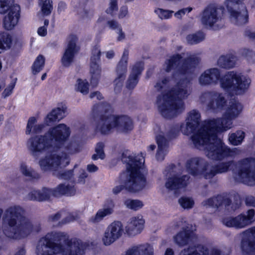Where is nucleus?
Instances as JSON below:
<instances>
[{"label":"nucleus","instance_id":"nucleus-19","mask_svg":"<svg viewBox=\"0 0 255 255\" xmlns=\"http://www.w3.org/2000/svg\"><path fill=\"white\" fill-rule=\"evenodd\" d=\"M201 204L203 206L206 207L219 208L224 206L227 210L231 212L238 209L240 206L241 202L238 200L232 202L229 198L222 195H218L203 201Z\"/></svg>","mask_w":255,"mask_h":255},{"label":"nucleus","instance_id":"nucleus-7","mask_svg":"<svg viewBox=\"0 0 255 255\" xmlns=\"http://www.w3.org/2000/svg\"><path fill=\"white\" fill-rule=\"evenodd\" d=\"M213 120L205 121L201 124L200 113L197 110H193L189 113L186 124L180 126V130L184 134L193 133L191 138L195 147L204 150L206 156L211 159L212 158L207 155V152L210 150V145L215 144L211 133L214 126H204L203 125Z\"/></svg>","mask_w":255,"mask_h":255},{"label":"nucleus","instance_id":"nucleus-56","mask_svg":"<svg viewBox=\"0 0 255 255\" xmlns=\"http://www.w3.org/2000/svg\"><path fill=\"white\" fill-rule=\"evenodd\" d=\"M77 218L78 216L76 214H74L73 213H70L64 219L60 221V223H59V224L64 225L66 224L75 221Z\"/></svg>","mask_w":255,"mask_h":255},{"label":"nucleus","instance_id":"nucleus-3","mask_svg":"<svg viewBox=\"0 0 255 255\" xmlns=\"http://www.w3.org/2000/svg\"><path fill=\"white\" fill-rule=\"evenodd\" d=\"M243 106L240 102L232 100L227 105L223 118L213 119L210 122L203 125L204 126H214L211 133L215 144L210 145V150L207 152V155L213 160H222L228 158L234 159L241 153V150L239 148H230L226 146L218 138L217 133L230 128L232 125V120L240 115Z\"/></svg>","mask_w":255,"mask_h":255},{"label":"nucleus","instance_id":"nucleus-33","mask_svg":"<svg viewBox=\"0 0 255 255\" xmlns=\"http://www.w3.org/2000/svg\"><path fill=\"white\" fill-rule=\"evenodd\" d=\"M237 61L236 56L232 53H227L221 55L217 61L218 65L224 69H231L235 66Z\"/></svg>","mask_w":255,"mask_h":255},{"label":"nucleus","instance_id":"nucleus-12","mask_svg":"<svg viewBox=\"0 0 255 255\" xmlns=\"http://www.w3.org/2000/svg\"><path fill=\"white\" fill-rule=\"evenodd\" d=\"M244 0H226L225 4L230 14L231 22L242 25L248 21V14Z\"/></svg>","mask_w":255,"mask_h":255},{"label":"nucleus","instance_id":"nucleus-5","mask_svg":"<svg viewBox=\"0 0 255 255\" xmlns=\"http://www.w3.org/2000/svg\"><path fill=\"white\" fill-rule=\"evenodd\" d=\"M2 232L7 238L20 240L27 237L32 233H38L41 230L39 222H32L25 216V210L17 205L10 206L3 213Z\"/></svg>","mask_w":255,"mask_h":255},{"label":"nucleus","instance_id":"nucleus-23","mask_svg":"<svg viewBox=\"0 0 255 255\" xmlns=\"http://www.w3.org/2000/svg\"><path fill=\"white\" fill-rule=\"evenodd\" d=\"M220 71L217 68H210L203 72L198 78L199 84L202 86L216 85L220 79Z\"/></svg>","mask_w":255,"mask_h":255},{"label":"nucleus","instance_id":"nucleus-16","mask_svg":"<svg viewBox=\"0 0 255 255\" xmlns=\"http://www.w3.org/2000/svg\"><path fill=\"white\" fill-rule=\"evenodd\" d=\"M177 128H171L169 131L164 133L160 131L156 136L158 150L156 154L157 160L162 161L167 152L168 141L169 139L175 137L178 134Z\"/></svg>","mask_w":255,"mask_h":255},{"label":"nucleus","instance_id":"nucleus-34","mask_svg":"<svg viewBox=\"0 0 255 255\" xmlns=\"http://www.w3.org/2000/svg\"><path fill=\"white\" fill-rule=\"evenodd\" d=\"M128 52L125 50L122 57L118 62L115 70L116 76L126 78L127 73Z\"/></svg>","mask_w":255,"mask_h":255},{"label":"nucleus","instance_id":"nucleus-9","mask_svg":"<svg viewBox=\"0 0 255 255\" xmlns=\"http://www.w3.org/2000/svg\"><path fill=\"white\" fill-rule=\"evenodd\" d=\"M250 83L249 78L234 71L228 72L220 79L221 88L231 95L244 94Z\"/></svg>","mask_w":255,"mask_h":255},{"label":"nucleus","instance_id":"nucleus-8","mask_svg":"<svg viewBox=\"0 0 255 255\" xmlns=\"http://www.w3.org/2000/svg\"><path fill=\"white\" fill-rule=\"evenodd\" d=\"M232 170L233 177L238 182L250 186L255 185V158H246L238 162L230 160L212 166L205 174V179H211L217 174Z\"/></svg>","mask_w":255,"mask_h":255},{"label":"nucleus","instance_id":"nucleus-31","mask_svg":"<svg viewBox=\"0 0 255 255\" xmlns=\"http://www.w3.org/2000/svg\"><path fill=\"white\" fill-rule=\"evenodd\" d=\"M67 107L65 105H62L53 109L45 119V123L47 125H50L51 123L59 121L66 116Z\"/></svg>","mask_w":255,"mask_h":255},{"label":"nucleus","instance_id":"nucleus-48","mask_svg":"<svg viewBox=\"0 0 255 255\" xmlns=\"http://www.w3.org/2000/svg\"><path fill=\"white\" fill-rule=\"evenodd\" d=\"M104 144L103 142H99L97 144L95 147L96 153L94 154L92 158L93 160H97L98 159H103L105 157V154L104 151Z\"/></svg>","mask_w":255,"mask_h":255},{"label":"nucleus","instance_id":"nucleus-6","mask_svg":"<svg viewBox=\"0 0 255 255\" xmlns=\"http://www.w3.org/2000/svg\"><path fill=\"white\" fill-rule=\"evenodd\" d=\"M122 160L127 164V170L121 175L123 185H118L113 188V193L117 195L125 188L127 190L135 192L143 189L146 184L143 174L144 159L142 155L136 156L123 154Z\"/></svg>","mask_w":255,"mask_h":255},{"label":"nucleus","instance_id":"nucleus-38","mask_svg":"<svg viewBox=\"0 0 255 255\" xmlns=\"http://www.w3.org/2000/svg\"><path fill=\"white\" fill-rule=\"evenodd\" d=\"M110 109V105L107 103H101L95 105L92 109V113L94 118L100 116H107L103 114H106Z\"/></svg>","mask_w":255,"mask_h":255},{"label":"nucleus","instance_id":"nucleus-37","mask_svg":"<svg viewBox=\"0 0 255 255\" xmlns=\"http://www.w3.org/2000/svg\"><path fill=\"white\" fill-rule=\"evenodd\" d=\"M114 205L112 203L109 207H105L100 209L94 216H92L89 219V222L93 224H97L101 222L105 217L112 214L113 212Z\"/></svg>","mask_w":255,"mask_h":255},{"label":"nucleus","instance_id":"nucleus-47","mask_svg":"<svg viewBox=\"0 0 255 255\" xmlns=\"http://www.w3.org/2000/svg\"><path fill=\"white\" fill-rule=\"evenodd\" d=\"M89 83L86 80L79 79L77 81L75 89L83 94L86 95L89 93Z\"/></svg>","mask_w":255,"mask_h":255},{"label":"nucleus","instance_id":"nucleus-14","mask_svg":"<svg viewBox=\"0 0 255 255\" xmlns=\"http://www.w3.org/2000/svg\"><path fill=\"white\" fill-rule=\"evenodd\" d=\"M199 102L208 110L218 112L223 110L227 101L222 93L215 91H206L199 96Z\"/></svg>","mask_w":255,"mask_h":255},{"label":"nucleus","instance_id":"nucleus-40","mask_svg":"<svg viewBox=\"0 0 255 255\" xmlns=\"http://www.w3.org/2000/svg\"><path fill=\"white\" fill-rule=\"evenodd\" d=\"M244 138L245 132L241 130H238L229 134V140L232 145H238L241 144Z\"/></svg>","mask_w":255,"mask_h":255},{"label":"nucleus","instance_id":"nucleus-25","mask_svg":"<svg viewBox=\"0 0 255 255\" xmlns=\"http://www.w3.org/2000/svg\"><path fill=\"white\" fill-rule=\"evenodd\" d=\"M52 197H54L53 189L46 187H43L41 190H32L27 196L28 200L39 202L48 201Z\"/></svg>","mask_w":255,"mask_h":255},{"label":"nucleus","instance_id":"nucleus-61","mask_svg":"<svg viewBox=\"0 0 255 255\" xmlns=\"http://www.w3.org/2000/svg\"><path fill=\"white\" fill-rule=\"evenodd\" d=\"M36 120L34 117H31L29 119L26 127V134H29L31 131L33 125L36 123Z\"/></svg>","mask_w":255,"mask_h":255},{"label":"nucleus","instance_id":"nucleus-39","mask_svg":"<svg viewBox=\"0 0 255 255\" xmlns=\"http://www.w3.org/2000/svg\"><path fill=\"white\" fill-rule=\"evenodd\" d=\"M205 38V34L204 32L198 31L196 33L187 35L186 40L188 44L195 45L203 41Z\"/></svg>","mask_w":255,"mask_h":255},{"label":"nucleus","instance_id":"nucleus-18","mask_svg":"<svg viewBox=\"0 0 255 255\" xmlns=\"http://www.w3.org/2000/svg\"><path fill=\"white\" fill-rule=\"evenodd\" d=\"M101 53V50L99 46L96 45L93 47L90 64V72L91 75V84L93 87L97 86L101 76L102 69L99 64Z\"/></svg>","mask_w":255,"mask_h":255},{"label":"nucleus","instance_id":"nucleus-49","mask_svg":"<svg viewBox=\"0 0 255 255\" xmlns=\"http://www.w3.org/2000/svg\"><path fill=\"white\" fill-rule=\"evenodd\" d=\"M230 254V249L227 248L213 247L210 249L209 255H229Z\"/></svg>","mask_w":255,"mask_h":255},{"label":"nucleus","instance_id":"nucleus-2","mask_svg":"<svg viewBox=\"0 0 255 255\" xmlns=\"http://www.w3.org/2000/svg\"><path fill=\"white\" fill-rule=\"evenodd\" d=\"M70 130L66 125L60 124L51 128L44 134L30 137L26 143L29 154L38 159L43 153H50L41 158L38 164L43 171H57L70 163L69 156L64 153L54 154L64 144L70 135Z\"/></svg>","mask_w":255,"mask_h":255},{"label":"nucleus","instance_id":"nucleus-32","mask_svg":"<svg viewBox=\"0 0 255 255\" xmlns=\"http://www.w3.org/2000/svg\"><path fill=\"white\" fill-rule=\"evenodd\" d=\"M126 255H153V249L148 244L134 246L127 251Z\"/></svg>","mask_w":255,"mask_h":255},{"label":"nucleus","instance_id":"nucleus-13","mask_svg":"<svg viewBox=\"0 0 255 255\" xmlns=\"http://www.w3.org/2000/svg\"><path fill=\"white\" fill-rule=\"evenodd\" d=\"M176 167L171 164L167 166L163 172L165 177V186L169 191H176L185 187L189 183L190 176L181 175L176 171Z\"/></svg>","mask_w":255,"mask_h":255},{"label":"nucleus","instance_id":"nucleus-4","mask_svg":"<svg viewBox=\"0 0 255 255\" xmlns=\"http://www.w3.org/2000/svg\"><path fill=\"white\" fill-rule=\"evenodd\" d=\"M86 245L76 238L69 239L64 232L48 233L38 240L36 255H84Z\"/></svg>","mask_w":255,"mask_h":255},{"label":"nucleus","instance_id":"nucleus-28","mask_svg":"<svg viewBox=\"0 0 255 255\" xmlns=\"http://www.w3.org/2000/svg\"><path fill=\"white\" fill-rule=\"evenodd\" d=\"M144 221L140 217H135L130 219L126 227V231L129 236H135L139 234L143 228Z\"/></svg>","mask_w":255,"mask_h":255},{"label":"nucleus","instance_id":"nucleus-46","mask_svg":"<svg viewBox=\"0 0 255 255\" xmlns=\"http://www.w3.org/2000/svg\"><path fill=\"white\" fill-rule=\"evenodd\" d=\"M64 212L59 211L55 214L49 216L48 218V222L52 224L54 227H61L63 225L59 224L60 223L59 220L63 216Z\"/></svg>","mask_w":255,"mask_h":255},{"label":"nucleus","instance_id":"nucleus-42","mask_svg":"<svg viewBox=\"0 0 255 255\" xmlns=\"http://www.w3.org/2000/svg\"><path fill=\"white\" fill-rule=\"evenodd\" d=\"M65 149L69 154H74L80 151V146L78 141L72 139L64 145Z\"/></svg>","mask_w":255,"mask_h":255},{"label":"nucleus","instance_id":"nucleus-59","mask_svg":"<svg viewBox=\"0 0 255 255\" xmlns=\"http://www.w3.org/2000/svg\"><path fill=\"white\" fill-rule=\"evenodd\" d=\"M183 221L181 218L174 220L170 225V231L176 230L182 226Z\"/></svg>","mask_w":255,"mask_h":255},{"label":"nucleus","instance_id":"nucleus-21","mask_svg":"<svg viewBox=\"0 0 255 255\" xmlns=\"http://www.w3.org/2000/svg\"><path fill=\"white\" fill-rule=\"evenodd\" d=\"M124 232L122 223L115 221L106 229L102 239L104 244L109 246L121 237Z\"/></svg>","mask_w":255,"mask_h":255},{"label":"nucleus","instance_id":"nucleus-11","mask_svg":"<svg viewBox=\"0 0 255 255\" xmlns=\"http://www.w3.org/2000/svg\"><path fill=\"white\" fill-rule=\"evenodd\" d=\"M223 8L209 5L203 11L201 22L206 28L217 30L223 27Z\"/></svg>","mask_w":255,"mask_h":255},{"label":"nucleus","instance_id":"nucleus-57","mask_svg":"<svg viewBox=\"0 0 255 255\" xmlns=\"http://www.w3.org/2000/svg\"><path fill=\"white\" fill-rule=\"evenodd\" d=\"M118 0H110V6L106 10V12L109 14H113L114 11H116L118 9Z\"/></svg>","mask_w":255,"mask_h":255},{"label":"nucleus","instance_id":"nucleus-60","mask_svg":"<svg viewBox=\"0 0 255 255\" xmlns=\"http://www.w3.org/2000/svg\"><path fill=\"white\" fill-rule=\"evenodd\" d=\"M182 255H201L196 250H194L191 247L185 248L181 252Z\"/></svg>","mask_w":255,"mask_h":255},{"label":"nucleus","instance_id":"nucleus-27","mask_svg":"<svg viewBox=\"0 0 255 255\" xmlns=\"http://www.w3.org/2000/svg\"><path fill=\"white\" fill-rule=\"evenodd\" d=\"M115 129L122 132H128L133 128V122L131 119L127 116H116Z\"/></svg>","mask_w":255,"mask_h":255},{"label":"nucleus","instance_id":"nucleus-26","mask_svg":"<svg viewBox=\"0 0 255 255\" xmlns=\"http://www.w3.org/2000/svg\"><path fill=\"white\" fill-rule=\"evenodd\" d=\"M242 236L240 249L242 255H255V239L246 234H242Z\"/></svg>","mask_w":255,"mask_h":255},{"label":"nucleus","instance_id":"nucleus-51","mask_svg":"<svg viewBox=\"0 0 255 255\" xmlns=\"http://www.w3.org/2000/svg\"><path fill=\"white\" fill-rule=\"evenodd\" d=\"M196 242L197 241L193 246H189V247H191L194 250H196L201 255H209L210 249L204 245L197 244Z\"/></svg>","mask_w":255,"mask_h":255},{"label":"nucleus","instance_id":"nucleus-58","mask_svg":"<svg viewBox=\"0 0 255 255\" xmlns=\"http://www.w3.org/2000/svg\"><path fill=\"white\" fill-rule=\"evenodd\" d=\"M15 82L10 83L4 89L2 93V96L5 98L9 96L15 87Z\"/></svg>","mask_w":255,"mask_h":255},{"label":"nucleus","instance_id":"nucleus-10","mask_svg":"<svg viewBox=\"0 0 255 255\" xmlns=\"http://www.w3.org/2000/svg\"><path fill=\"white\" fill-rule=\"evenodd\" d=\"M20 8L14 3V0H0V13L7 12L3 19L4 28L8 30L13 29L17 24L20 17Z\"/></svg>","mask_w":255,"mask_h":255},{"label":"nucleus","instance_id":"nucleus-43","mask_svg":"<svg viewBox=\"0 0 255 255\" xmlns=\"http://www.w3.org/2000/svg\"><path fill=\"white\" fill-rule=\"evenodd\" d=\"M124 204L127 208L134 211L138 210L143 206L142 202L137 199H128L125 201Z\"/></svg>","mask_w":255,"mask_h":255},{"label":"nucleus","instance_id":"nucleus-22","mask_svg":"<svg viewBox=\"0 0 255 255\" xmlns=\"http://www.w3.org/2000/svg\"><path fill=\"white\" fill-rule=\"evenodd\" d=\"M115 120L114 115L101 116L97 121H95V131L102 134L110 133L115 128Z\"/></svg>","mask_w":255,"mask_h":255},{"label":"nucleus","instance_id":"nucleus-54","mask_svg":"<svg viewBox=\"0 0 255 255\" xmlns=\"http://www.w3.org/2000/svg\"><path fill=\"white\" fill-rule=\"evenodd\" d=\"M125 79L126 78L116 76L114 81V91L116 93L120 92L122 90Z\"/></svg>","mask_w":255,"mask_h":255},{"label":"nucleus","instance_id":"nucleus-35","mask_svg":"<svg viewBox=\"0 0 255 255\" xmlns=\"http://www.w3.org/2000/svg\"><path fill=\"white\" fill-rule=\"evenodd\" d=\"M20 172L28 181L34 182L40 178V174L31 167L22 163L20 166Z\"/></svg>","mask_w":255,"mask_h":255},{"label":"nucleus","instance_id":"nucleus-36","mask_svg":"<svg viewBox=\"0 0 255 255\" xmlns=\"http://www.w3.org/2000/svg\"><path fill=\"white\" fill-rule=\"evenodd\" d=\"M54 197H59L62 195L73 196L75 194L76 189L74 185L60 184L53 189Z\"/></svg>","mask_w":255,"mask_h":255},{"label":"nucleus","instance_id":"nucleus-55","mask_svg":"<svg viewBox=\"0 0 255 255\" xmlns=\"http://www.w3.org/2000/svg\"><path fill=\"white\" fill-rule=\"evenodd\" d=\"M125 79L126 78L116 76L114 81V91L116 93L120 92L122 90Z\"/></svg>","mask_w":255,"mask_h":255},{"label":"nucleus","instance_id":"nucleus-52","mask_svg":"<svg viewBox=\"0 0 255 255\" xmlns=\"http://www.w3.org/2000/svg\"><path fill=\"white\" fill-rule=\"evenodd\" d=\"M154 12L158 15L161 19H168L170 18L174 11L170 10H165L162 8H157Z\"/></svg>","mask_w":255,"mask_h":255},{"label":"nucleus","instance_id":"nucleus-30","mask_svg":"<svg viewBox=\"0 0 255 255\" xmlns=\"http://www.w3.org/2000/svg\"><path fill=\"white\" fill-rule=\"evenodd\" d=\"M77 9V13L83 18H91L94 15V3L93 0H82Z\"/></svg>","mask_w":255,"mask_h":255},{"label":"nucleus","instance_id":"nucleus-50","mask_svg":"<svg viewBox=\"0 0 255 255\" xmlns=\"http://www.w3.org/2000/svg\"><path fill=\"white\" fill-rule=\"evenodd\" d=\"M178 202L180 206L184 209H191L194 204L193 200L189 197H182L178 200Z\"/></svg>","mask_w":255,"mask_h":255},{"label":"nucleus","instance_id":"nucleus-41","mask_svg":"<svg viewBox=\"0 0 255 255\" xmlns=\"http://www.w3.org/2000/svg\"><path fill=\"white\" fill-rule=\"evenodd\" d=\"M11 44V37L7 32H0V49L9 48Z\"/></svg>","mask_w":255,"mask_h":255},{"label":"nucleus","instance_id":"nucleus-17","mask_svg":"<svg viewBox=\"0 0 255 255\" xmlns=\"http://www.w3.org/2000/svg\"><path fill=\"white\" fill-rule=\"evenodd\" d=\"M208 162L204 158L195 157L187 160L186 168L187 171L194 176H203L209 172L210 168Z\"/></svg>","mask_w":255,"mask_h":255},{"label":"nucleus","instance_id":"nucleus-29","mask_svg":"<svg viewBox=\"0 0 255 255\" xmlns=\"http://www.w3.org/2000/svg\"><path fill=\"white\" fill-rule=\"evenodd\" d=\"M143 70V63L141 62H137L133 66L132 72L127 82L126 87L128 89H133L138 81V76Z\"/></svg>","mask_w":255,"mask_h":255},{"label":"nucleus","instance_id":"nucleus-62","mask_svg":"<svg viewBox=\"0 0 255 255\" xmlns=\"http://www.w3.org/2000/svg\"><path fill=\"white\" fill-rule=\"evenodd\" d=\"M245 204L247 206L255 207V197L253 195L246 196Z\"/></svg>","mask_w":255,"mask_h":255},{"label":"nucleus","instance_id":"nucleus-63","mask_svg":"<svg viewBox=\"0 0 255 255\" xmlns=\"http://www.w3.org/2000/svg\"><path fill=\"white\" fill-rule=\"evenodd\" d=\"M242 54L246 57L248 60H250L255 57V52L248 49H244L242 52Z\"/></svg>","mask_w":255,"mask_h":255},{"label":"nucleus","instance_id":"nucleus-20","mask_svg":"<svg viewBox=\"0 0 255 255\" xmlns=\"http://www.w3.org/2000/svg\"><path fill=\"white\" fill-rule=\"evenodd\" d=\"M77 42L78 37L75 35L71 34L67 37V44L61 60L63 66L68 67L73 62L75 55L80 49Z\"/></svg>","mask_w":255,"mask_h":255},{"label":"nucleus","instance_id":"nucleus-44","mask_svg":"<svg viewBox=\"0 0 255 255\" xmlns=\"http://www.w3.org/2000/svg\"><path fill=\"white\" fill-rule=\"evenodd\" d=\"M45 63V58L43 56L39 55L35 60L32 67V73L36 74L43 69Z\"/></svg>","mask_w":255,"mask_h":255},{"label":"nucleus","instance_id":"nucleus-1","mask_svg":"<svg viewBox=\"0 0 255 255\" xmlns=\"http://www.w3.org/2000/svg\"><path fill=\"white\" fill-rule=\"evenodd\" d=\"M184 54L173 55L166 59L164 64L166 72L175 69L173 78L180 79L174 87L166 92L173 81L169 78L158 81L154 86L157 91H164L157 97L156 104L161 115L166 119L174 118L184 110L183 100L187 99L192 92L190 80L187 76L194 72L200 61L196 54L187 53V57L183 59Z\"/></svg>","mask_w":255,"mask_h":255},{"label":"nucleus","instance_id":"nucleus-15","mask_svg":"<svg viewBox=\"0 0 255 255\" xmlns=\"http://www.w3.org/2000/svg\"><path fill=\"white\" fill-rule=\"evenodd\" d=\"M255 211L249 209L246 214L242 213L236 217H228L222 220L223 224L229 228L242 229L251 225L255 221Z\"/></svg>","mask_w":255,"mask_h":255},{"label":"nucleus","instance_id":"nucleus-45","mask_svg":"<svg viewBox=\"0 0 255 255\" xmlns=\"http://www.w3.org/2000/svg\"><path fill=\"white\" fill-rule=\"evenodd\" d=\"M39 4L41 5V11L44 15H49L53 9L52 1L50 0H41Z\"/></svg>","mask_w":255,"mask_h":255},{"label":"nucleus","instance_id":"nucleus-53","mask_svg":"<svg viewBox=\"0 0 255 255\" xmlns=\"http://www.w3.org/2000/svg\"><path fill=\"white\" fill-rule=\"evenodd\" d=\"M73 169L60 171L56 174V176L58 178L63 180H70L73 177Z\"/></svg>","mask_w":255,"mask_h":255},{"label":"nucleus","instance_id":"nucleus-64","mask_svg":"<svg viewBox=\"0 0 255 255\" xmlns=\"http://www.w3.org/2000/svg\"><path fill=\"white\" fill-rule=\"evenodd\" d=\"M107 24L111 29L114 30H117L121 27V26L119 22L115 20L108 21Z\"/></svg>","mask_w":255,"mask_h":255},{"label":"nucleus","instance_id":"nucleus-24","mask_svg":"<svg viewBox=\"0 0 255 255\" xmlns=\"http://www.w3.org/2000/svg\"><path fill=\"white\" fill-rule=\"evenodd\" d=\"M175 243L180 247H183L187 245L193 246L197 240V236L189 230L183 228V230L179 232L174 237Z\"/></svg>","mask_w":255,"mask_h":255}]
</instances>
